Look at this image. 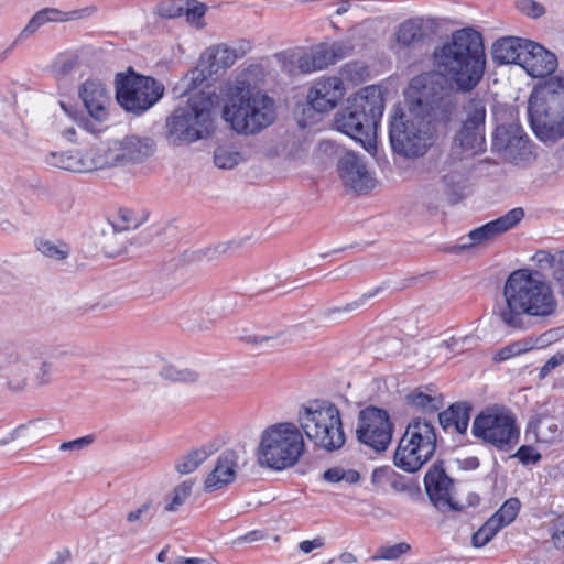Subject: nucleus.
Wrapping results in <instances>:
<instances>
[{
  "mask_svg": "<svg viewBox=\"0 0 564 564\" xmlns=\"http://www.w3.org/2000/svg\"><path fill=\"white\" fill-rule=\"evenodd\" d=\"M262 76L260 65H250L240 72L228 88L223 118L240 134H256L271 126L276 118L273 98L257 85Z\"/></svg>",
  "mask_w": 564,
  "mask_h": 564,
  "instance_id": "f03ea898",
  "label": "nucleus"
},
{
  "mask_svg": "<svg viewBox=\"0 0 564 564\" xmlns=\"http://www.w3.org/2000/svg\"><path fill=\"white\" fill-rule=\"evenodd\" d=\"M85 173L110 166L122 165L119 148L98 147L84 154Z\"/></svg>",
  "mask_w": 564,
  "mask_h": 564,
  "instance_id": "c85d7f7f",
  "label": "nucleus"
},
{
  "mask_svg": "<svg viewBox=\"0 0 564 564\" xmlns=\"http://www.w3.org/2000/svg\"><path fill=\"white\" fill-rule=\"evenodd\" d=\"M383 110L381 90L373 85L367 86L348 98L347 106L337 112L335 124L338 131L365 144L376 135Z\"/></svg>",
  "mask_w": 564,
  "mask_h": 564,
  "instance_id": "423d86ee",
  "label": "nucleus"
},
{
  "mask_svg": "<svg viewBox=\"0 0 564 564\" xmlns=\"http://www.w3.org/2000/svg\"><path fill=\"white\" fill-rule=\"evenodd\" d=\"M37 250L48 257L54 258L56 260H62L67 257V251L58 248L56 245L48 240H40L37 242Z\"/></svg>",
  "mask_w": 564,
  "mask_h": 564,
  "instance_id": "4d7b16f0",
  "label": "nucleus"
},
{
  "mask_svg": "<svg viewBox=\"0 0 564 564\" xmlns=\"http://www.w3.org/2000/svg\"><path fill=\"white\" fill-rule=\"evenodd\" d=\"M152 508L153 501L151 499H148L141 506L127 513L126 521L130 525V533L138 532L141 528H143L147 523H149L152 520L153 514H150Z\"/></svg>",
  "mask_w": 564,
  "mask_h": 564,
  "instance_id": "e433bc0d",
  "label": "nucleus"
},
{
  "mask_svg": "<svg viewBox=\"0 0 564 564\" xmlns=\"http://www.w3.org/2000/svg\"><path fill=\"white\" fill-rule=\"evenodd\" d=\"M433 457H425L424 452L411 446L410 442L401 438L394 452V465L405 473H415L420 470Z\"/></svg>",
  "mask_w": 564,
  "mask_h": 564,
  "instance_id": "bb28decb",
  "label": "nucleus"
},
{
  "mask_svg": "<svg viewBox=\"0 0 564 564\" xmlns=\"http://www.w3.org/2000/svg\"><path fill=\"white\" fill-rule=\"evenodd\" d=\"M471 405L468 402H455L438 413V423L444 431L454 427L458 434L467 432Z\"/></svg>",
  "mask_w": 564,
  "mask_h": 564,
  "instance_id": "cd10ccee",
  "label": "nucleus"
},
{
  "mask_svg": "<svg viewBox=\"0 0 564 564\" xmlns=\"http://www.w3.org/2000/svg\"><path fill=\"white\" fill-rule=\"evenodd\" d=\"M84 154L78 151L51 152L45 162L53 167L74 173H85Z\"/></svg>",
  "mask_w": 564,
  "mask_h": 564,
  "instance_id": "2f4dec72",
  "label": "nucleus"
},
{
  "mask_svg": "<svg viewBox=\"0 0 564 564\" xmlns=\"http://www.w3.org/2000/svg\"><path fill=\"white\" fill-rule=\"evenodd\" d=\"M369 75L368 67L360 62H350L345 64L340 69L341 80H348L354 85L364 83Z\"/></svg>",
  "mask_w": 564,
  "mask_h": 564,
  "instance_id": "79ce46f5",
  "label": "nucleus"
},
{
  "mask_svg": "<svg viewBox=\"0 0 564 564\" xmlns=\"http://www.w3.org/2000/svg\"><path fill=\"white\" fill-rule=\"evenodd\" d=\"M192 486V481H183L181 485L176 486L171 494V500L167 501L164 507L165 511H176L191 496Z\"/></svg>",
  "mask_w": 564,
  "mask_h": 564,
  "instance_id": "a18cd8bd",
  "label": "nucleus"
},
{
  "mask_svg": "<svg viewBox=\"0 0 564 564\" xmlns=\"http://www.w3.org/2000/svg\"><path fill=\"white\" fill-rule=\"evenodd\" d=\"M122 164L137 163L151 156L155 151V142L149 137L128 135L119 147Z\"/></svg>",
  "mask_w": 564,
  "mask_h": 564,
  "instance_id": "a878e982",
  "label": "nucleus"
},
{
  "mask_svg": "<svg viewBox=\"0 0 564 564\" xmlns=\"http://www.w3.org/2000/svg\"><path fill=\"white\" fill-rule=\"evenodd\" d=\"M337 170L344 185L356 193H367L376 185L365 160L354 152H347L338 160Z\"/></svg>",
  "mask_w": 564,
  "mask_h": 564,
  "instance_id": "a211bd4d",
  "label": "nucleus"
},
{
  "mask_svg": "<svg viewBox=\"0 0 564 564\" xmlns=\"http://www.w3.org/2000/svg\"><path fill=\"white\" fill-rule=\"evenodd\" d=\"M251 43L247 40H239L234 46H229L236 61L245 57L251 50Z\"/></svg>",
  "mask_w": 564,
  "mask_h": 564,
  "instance_id": "774afa93",
  "label": "nucleus"
},
{
  "mask_svg": "<svg viewBox=\"0 0 564 564\" xmlns=\"http://www.w3.org/2000/svg\"><path fill=\"white\" fill-rule=\"evenodd\" d=\"M528 45L521 67L533 78L552 75L558 66L556 55L536 42Z\"/></svg>",
  "mask_w": 564,
  "mask_h": 564,
  "instance_id": "412c9836",
  "label": "nucleus"
},
{
  "mask_svg": "<svg viewBox=\"0 0 564 564\" xmlns=\"http://www.w3.org/2000/svg\"><path fill=\"white\" fill-rule=\"evenodd\" d=\"M68 355L66 350L50 349L41 343H29L20 348L19 360L29 367L30 378L36 388L51 384L57 375L54 359Z\"/></svg>",
  "mask_w": 564,
  "mask_h": 564,
  "instance_id": "2eb2a0df",
  "label": "nucleus"
},
{
  "mask_svg": "<svg viewBox=\"0 0 564 564\" xmlns=\"http://www.w3.org/2000/svg\"><path fill=\"white\" fill-rule=\"evenodd\" d=\"M426 34L423 20L415 18L402 22L395 32L397 43L402 47H412L424 41Z\"/></svg>",
  "mask_w": 564,
  "mask_h": 564,
  "instance_id": "7c9ffc66",
  "label": "nucleus"
},
{
  "mask_svg": "<svg viewBox=\"0 0 564 564\" xmlns=\"http://www.w3.org/2000/svg\"><path fill=\"white\" fill-rule=\"evenodd\" d=\"M184 0H162L155 7V13L163 19H175L184 14Z\"/></svg>",
  "mask_w": 564,
  "mask_h": 564,
  "instance_id": "49530a36",
  "label": "nucleus"
},
{
  "mask_svg": "<svg viewBox=\"0 0 564 564\" xmlns=\"http://www.w3.org/2000/svg\"><path fill=\"white\" fill-rule=\"evenodd\" d=\"M79 96L90 117L97 121H104L107 118L106 106L109 102L105 85L97 79H87L79 88Z\"/></svg>",
  "mask_w": 564,
  "mask_h": 564,
  "instance_id": "b1692460",
  "label": "nucleus"
},
{
  "mask_svg": "<svg viewBox=\"0 0 564 564\" xmlns=\"http://www.w3.org/2000/svg\"><path fill=\"white\" fill-rule=\"evenodd\" d=\"M334 64L349 56L354 46L348 41H337L328 44Z\"/></svg>",
  "mask_w": 564,
  "mask_h": 564,
  "instance_id": "5fc2aeb1",
  "label": "nucleus"
},
{
  "mask_svg": "<svg viewBox=\"0 0 564 564\" xmlns=\"http://www.w3.org/2000/svg\"><path fill=\"white\" fill-rule=\"evenodd\" d=\"M434 65L462 93L471 91L481 80L486 55L481 34L473 29H460L434 50Z\"/></svg>",
  "mask_w": 564,
  "mask_h": 564,
  "instance_id": "7ed1b4c3",
  "label": "nucleus"
},
{
  "mask_svg": "<svg viewBox=\"0 0 564 564\" xmlns=\"http://www.w3.org/2000/svg\"><path fill=\"white\" fill-rule=\"evenodd\" d=\"M511 457L518 458L523 465L538 464L542 459V455L531 445L520 446Z\"/></svg>",
  "mask_w": 564,
  "mask_h": 564,
  "instance_id": "864d4df0",
  "label": "nucleus"
},
{
  "mask_svg": "<svg viewBox=\"0 0 564 564\" xmlns=\"http://www.w3.org/2000/svg\"><path fill=\"white\" fill-rule=\"evenodd\" d=\"M552 540L556 547H564V518H560L553 525Z\"/></svg>",
  "mask_w": 564,
  "mask_h": 564,
  "instance_id": "338daca9",
  "label": "nucleus"
},
{
  "mask_svg": "<svg viewBox=\"0 0 564 564\" xmlns=\"http://www.w3.org/2000/svg\"><path fill=\"white\" fill-rule=\"evenodd\" d=\"M473 435L500 451H508L519 440V429L511 412L488 408L476 415L471 425Z\"/></svg>",
  "mask_w": 564,
  "mask_h": 564,
  "instance_id": "f8f14e48",
  "label": "nucleus"
},
{
  "mask_svg": "<svg viewBox=\"0 0 564 564\" xmlns=\"http://www.w3.org/2000/svg\"><path fill=\"white\" fill-rule=\"evenodd\" d=\"M209 63L218 74L220 69L225 70L236 63L235 55L228 45H218L215 48H209L204 54Z\"/></svg>",
  "mask_w": 564,
  "mask_h": 564,
  "instance_id": "c9c22d12",
  "label": "nucleus"
},
{
  "mask_svg": "<svg viewBox=\"0 0 564 564\" xmlns=\"http://www.w3.org/2000/svg\"><path fill=\"white\" fill-rule=\"evenodd\" d=\"M410 544L400 542L394 545H382L378 549L377 554L372 556V560H398L401 555L410 551Z\"/></svg>",
  "mask_w": 564,
  "mask_h": 564,
  "instance_id": "de8ad7c7",
  "label": "nucleus"
},
{
  "mask_svg": "<svg viewBox=\"0 0 564 564\" xmlns=\"http://www.w3.org/2000/svg\"><path fill=\"white\" fill-rule=\"evenodd\" d=\"M491 149L506 160L518 164L532 158V143L521 124L511 119L498 123L492 133Z\"/></svg>",
  "mask_w": 564,
  "mask_h": 564,
  "instance_id": "dca6fc26",
  "label": "nucleus"
},
{
  "mask_svg": "<svg viewBox=\"0 0 564 564\" xmlns=\"http://www.w3.org/2000/svg\"><path fill=\"white\" fill-rule=\"evenodd\" d=\"M305 452L301 430L292 422L268 426L261 434L258 462L261 466L282 470L294 466Z\"/></svg>",
  "mask_w": 564,
  "mask_h": 564,
  "instance_id": "6e6552de",
  "label": "nucleus"
},
{
  "mask_svg": "<svg viewBox=\"0 0 564 564\" xmlns=\"http://www.w3.org/2000/svg\"><path fill=\"white\" fill-rule=\"evenodd\" d=\"M524 217V210L521 207H516L511 210H509L503 216H500L499 218L491 220L474 230H471L468 234L469 239L471 242L469 245L463 243L459 246H455L451 249L452 252H459L463 251L474 245L481 243L488 240L494 239L496 236L501 235L509 229L517 226Z\"/></svg>",
  "mask_w": 564,
  "mask_h": 564,
  "instance_id": "6ab92c4d",
  "label": "nucleus"
},
{
  "mask_svg": "<svg viewBox=\"0 0 564 564\" xmlns=\"http://www.w3.org/2000/svg\"><path fill=\"white\" fill-rule=\"evenodd\" d=\"M528 119L535 137L545 144H553L564 137V74L532 90Z\"/></svg>",
  "mask_w": 564,
  "mask_h": 564,
  "instance_id": "39448f33",
  "label": "nucleus"
},
{
  "mask_svg": "<svg viewBox=\"0 0 564 564\" xmlns=\"http://www.w3.org/2000/svg\"><path fill=\"white\" fill-rule=\"evenodd\" d=\"M535 437L538 442L552 444L561 440V431L552 420L541 419L535 425Z\"/></svg>",
  "mask_w": 564,
  "mask_h": 564,
  "instance_id": "58836bf2",
  "label": "nucleus"
},
{
  "mask_svg": "<svg viewBox=\"0 0 564 564\" xmlns=\"http://www.w3.org/2000/svg\"><path fill=\"white\" fill-rule=\"evenodd\" d=\"M297 421L307 438L327 452L341 448L345 444L339 409L328 401H314L299 411Z\"/></svg>",
  "mask_w": 564,
  "mask_h": 564,
  "instance_id": "1a4fd4ad",
  "label": "nucleus"
},
{
  "mask_svg": "<svg viewBox=\"0 0 564 564\" xmlns=\"http://www.w3.org/2000/svg\"><path fill=\"white\" fill-rule=\"evenodd\" d=\"M243 160L240 152L218 147L214 152V163L217 167L223 170H230L238 165Z\"/></svg>",
  "mask_w": 564,
  "mask_h": 564,
  "instance_id": "ea45409f",
  "label": "nucleus"
},
{
  "mask_svg": "<svg viewBox=\"0 0 564 564\" xmlns=\"http://www.w3.org/2000/svg\"><path fill=\"white\" fill-rule=\"evenodd\" d=\"M406 93L408 105L424 118L431 117L438 124L448 128L457 118L460 102L453 91L452 83L442 74L424 73L412 79Z\"/></svg>",
  "mask_w": 564,
  "mask_h": 564,
  "instance_id": "20e7f679",
  "label": "nucleus"
},
{
  "mask_svg": "<svg viewBox=\"0 0 564 564\" xmlns=\"http://www.w3.org/2000/svg\"><path fill=\"white\" fill-rule=\"evenodd\" d=\"M560 259V251L555 254L546 250H538L533 256V261L541 269L556 270L557 261Z\"/></svg>",
  "mask_w": 564,
  "mask_h": 564,
  "instance_id": "3c124183",
  "label": "nucleus"
},
{
  "mask_svg": "<svg viewBox=\"0 0 564 564\" xmlns=\"http://www.w3.org/2000/svg\"><path fill=\"white\" fill-rule=\"evenodd\" d=\"M517 8L530 18H540L545 13L544 7L534 0H520Z\"/></svg>",
  "mask_w": 564,
  "mask_h": 564,
  "instance_id": "6e6d98bb",
  "label": "nucleus"
},
{
  "mask_svg": "<svg viewBox=\"0 0 564 564\" xmlns=\"http://www.w3.org/2000/svg\"><path fill=\"white\" fill-rule=\"evenodd\" d=\"M404 400L408 405L422 411L424 414H434L443 406V398L441 394L431 395L426 393L422 387L409 392Z\"/></svg>",
  "mask_w": 564,
  "mask_h": 564,
  "instance_id": "473e14b6",
  "label": "nucleus"
},
{
  "mask_svg": "<svg viewBox=\"0 0 564 564\" xmlns=\"http://www.w3.org/2000/svg\"><path fill=\"white\" fill-rule=\"evenodd\" d=\"M97 11L98 8L96 6H87L80 9L67 11L65 12V22L91 18L97 13Z\"/></svg>",
  "mask_w": 564,
  "mask_h": 564,
  "instance_id": "e2e57ef3",
  "label": "nucleus"
},
{
  "mask_svg": "<svg viewBox=\"0 0 564 564\" xmlns=\"http://www.w3.org/2000/svg\"><path fill=\"white\" fill-rule=\"evenodd\" d=\"M79 63V56L73 52H64L56 56L53 62V72L58 76H65L72 73Z\"/></svg>",
  "mask_w": 564,
  "mask_h": 564,
  "instance_id": "c03bdc74",
  "label": "nucleus"
},
{
  "mask_svg": "<svg viewBox=\"0 0 564 564\" xmlns=\"http://www.w3.org/2000/svg\"><path fill=\"white\" fill-rule=\"evenodd\" d=\"M557 310L552 286L540 271L519 269L509 274L503 285V302L494 313L509 328L523 329L524 316L545 318Z\"/></svg>",
  "mask_w": 564,
  "mask_h": 564,
  "instance_id": "f257e3e1",
  "label": "nucleus"
},
{
  "mask_svg": "<svg viewBox=\"0 0 564 564\" xmlns=\"http://www.w3.org/2000/svg\"><path fill=\"white\" fill-rule=\"evenodd\" d=\"M341 78L326 77L315 83L307 94V102L317 112H327L334 109L345 95Z\"/></svg>",
  "mask_w": 564,
  "mask_h": 564,
  "instance_id": "aec40b11",
  "label": "nucleus"
},
{
  "mask_svg": "<svg viewBox=\"0 0 564 564\" xmlns=\"http://www.w3.org/2000/svg\"><path fill=\"white\" fill-rule=\"evenodd\" d=\"M564 364V352H557L553 355L541 368L539 371V378L544 379L546 378L551 371H553L555 368Z\"/></svg>",
  "mask_w": 564,
  "mask_h": 564,
  "instance_id": "0e129e2a",
  "label": "nucleus"
},
{
  "mask_svg": "<svg viewBox=\"0 0 564 564\" xmlns=\"http://www.w3.org/2000/svg\"><path fill=\"white\" fill-rule=\"evenodd\" d=\"M237 452L234 449L224 451L218 456L214 469L205 479V490L212 492L234 482L237 475Z\"/></svg>",
  "mask_w": 564,
  "mask_h": 564,
  "instance_id": "5701e85b",
  "label": "nucleus"
},
{
  "mask_svg": "<svg viewBox=\"0 0 564 564\" xmlns=\"http://www.w3.org/2000/svg\"><path fill=\"white\" fill-rule=\"evenodd\" d=\"M184 14L186 15L187 22L196 26H203L202 20L206 14L207 7L197 0H186Z\"/></svg>",
  "mask_w": 564,
  "mask_h": 564,
  "instance_id": "09e8293b",
  "label": "nucleus"
},
{
  "mask_svg": "<svg viewBox=\"0 0 564 564\" xmlns=\"http://www.w3.org/2000/svg\"><path fill=\"white\" fill-rule=\"evenodd\" d=\"M160 376L165 380L184 383H192L198 379V373L195 371L191 369H178L173 365L163 367L160 371Z\"/></svg>",
  "mask_w": 564,
  "mask_h": 564,
  "instance_id": "37998d69",
  "label": "nucleus"
},
{
  "mask_svg": "<svg viewBox=\"0 0 564 564\" xmlns=\"http://www.w3.org/2000/svg\"><path fill=\"white\" fill-rule=\"evenodd\" d=\"M410 442L411 446L420 448L424 452L425 457H433L436 452V432L433 423L426 419L414 417L412 419L405 429L403 436L401 437Z\"/></svg>",
  "mask_w": 564,
  "mask_h": 564,
  "instance_id": "4be33fe9",
  "label": "nucleus"
},
{
  "mask_svg": "<svg viewBox=\"0 0 564 564\" xmlns=\"http://www.w3.org/2000/svg\"><path fill=\"white\" fill-rule=\"evenodd\" d=\"M48 23L43 10H39L28 22L25 28L21 31L17 42L21 39H25L34 34L41 26Z\"/></svg>",
  "mask_w": 564,
  "mask_h": 564,
  "instance_id": "603ef678",
  "label": "nucleus"
},
{
  "mask_svg": "<svg viewBox=\"0 0 564 564\" xmlns=\"http://www.w3.org/2000/svg\"><path fill=\"white\" fill-rule=\"evenodd\" d=\"M521 502L518 498H510L492 514V517L502 525H509L517 518Z\"/></svg>",
  "mask_w": 564,
  "mask_h": 564,
  "instance_id": "a19ab883",
  "label": "nucleus"
},
{
  "mask_svg": "<svg viewBox=\"0 0 564 564\" xmlns=\"http://www.w3.org/2000/svg\"><path fill=\"white\" fill-rule=\"evenodd\" d=\"M442 185L451 205L459 203L464 197V180L458 173H449L442 177Z\"/></svg>",
  "mask_w": 564,
  "mask_h": 564,
  "instance_id": "4c0bfd02",
  "label": "nucleus"
},
{
  "mask_svg": "<svg viewBox=\"0 0 564 564\" xmlns=\"http://www.w3.org/2000/svg\"><path fill=\"white\" fill-rule=\"evenodd\" d=\"M394 425L387 410L369 405L358 413L356 437L377 453L391 443Z\"/></svg>",
  "mask_w": 564,
  "mask_h": 564,
  "instance_id": "4468645a",
  "label": "nucleus"
},
{
  "mask_svg": "<svg viewBox=\"0 0 564 564\" xmlns=\"http://www.w3.org/2000/svg\"><path fill=\"white\" fill-rule=\"evenodd\" d=\"M116 99L128 112L142 115L152 108L164 95V85L151 76L137 73L129 67L115 77Z\"/></svg>",
  "mask_w": 564,
  "mask_h": 564,
  "instance_id": "9b49d317",
  "label": "nucleus"
},
{
  "mask_svg": "<svg viewBox=\"0 0 564 564\" xmlns=\"http://www.w3.org/2000/svg\"><path fill=\"white\" fill-rule=\"evenodd\" d=\"M553 282L562 297H564V250L560 251L556 270L552 271Z\"/></svg>",
  "mask_w": 564,
  "mask_h": 564,
  "instance_id": "052dcab7",
  "label": "nucleus"
},
{
  "mask_svg": "<svg viewBox=\"0 0 564 564\" xmlns=\"http://www.w3.org/2000/svg\"><path fill=\"white\" fill-rule=\"evenodd\" d=\"M14 370L19 371V367L11 369L10 376L8 378V386L11 390L19 391L25 388L28 377L25 375L17 376Z\"/></svg>",
  "mask_w": 564,
  "mask_h": 564,
  "instance_id": "69168bd1",
  "label": "nucleus"
},
{
  "mask_svg": "<svg viewBox=\"0 0 564 564\" xmlns=\"http://www.w3.org/2000/svg\"><path fill=\"white\" fill-rule=\"evenodd\" d=\"M389 139L392 151L403 158L423 156L433 143L431 122L409 105V112L397 109L390 119Z\"/></svg>",
  "mask_w": 564,
  "mask_h": 564,
  "instance_id": "9d476101",
  "label": "nucleus"
},
{
  "mask_svg": "<svg viewBox=\"0 0 564 564\" xmlns=\"http://www.w3.org/2000/svg\"><path fill=\"white\" fill-rule=\"evenodd\" d=\"M333 64L334 59L327 43H321L311 53H305L297 58V67L303 74L322 70Z\"/></svg>",
  "mask_w": 564,
  "mask_h": 564,
  "instance_id": "c756f323",
  "label": "nucleus"
},
{
  "mask_svg": "<svg viewBox=\"0 0 564 564\" xmlns=\"http://www.w3.org/2000/svg\"><path fill=\"white\" fill-rule=\"evenodd\" d=\"M524 350L525 349L522 348V345L520 343H513L497 351L494 356V360L497 362L506 361L511 357L520 355Z\"/></svg>",
  "mask_w": 564,
  "mask_h": 564,
  "instance_id": "bf43d9fd",
  "label": "nucleus"
},
{
  "mask_svg": "<svg viewBox=\"0 0 564 564\" xmlns=\"http://www.w3.org/2000/svg\"><path fill=\"white\" fill-rule=\"evenodd\" d=\"M426 495L442 512L459 511L462 506L453 499L454 480L446 474L444 462L436 460L424 476Z\"/></svg>",
  "mask_w": 564,
  "mask_h": 564,
  "instance_id": "f3484780",
  "label": "nucleus"
},
{
  "mask_svg": "<svg viewBox=\"0 0 564 564\" xmlns=\"http://www.w3.org/2000/svg\"><path fill=\"white\" fill-rule=\"evenodd\" d=\"M460 126L456 130L453 143L462 152L477 155L486 151V100L479 95L469 97L462 105Z\"/></svg>",
  "mask_w": 564,
  "mask_h": 564,
  "instance_id": "ddd939ff",
  "label": "nucleus"
},
{
  "mask_svg": "<svg viewBox=\"0 0 564 564\" xmlns=\"http://www.w3.org/2000/svg\"><path fill=\"white\" fill-rule=\"evenodd\" d=\"M213 75H217V73L206 56L203 54L197 66L191 70L184 79L187 90L194 89L202 85L204 82L212 78Z\"/></svg>",
  "mask_w": 564,
  "mask_h": 564,
  "instance_id": "f704fd0d",
  "label": "nucleus"
},
{
  "mask_svg": "<svg viewBox=\"0 0 564 564\" xmlns=\"http://www.w3.org/2000/svg\"><path fill=\"white\" fill-rule=\"evenodd\" d=\"M111 226L115 232H121L130 228H137L139 223L134 217V213L130 209L121 208L118 212L117 219L111 221Z\"/></svg>",
  "mask_w": 564,
  "mask_h": 564,
  "instance_id": "8fccbe9b",
  "label": "nucleus"
},
{
  "mask_svg": "<svg viewBox=\"0 0 564 564\" xmlns=\"http://www.w3.org/2000/svg\"><path fill=\"white\" fill-rule=\"evenodd\" d=\"M215 451L216 448L210 444L192 449L175 463L176 471L181 475L195 471Z\"/></svg>",
  "mask_w": 564,
  "mask_h": 564,
  "instance_id": "72a5a7b5",
  "label": "nucleus"
},
{
  "mask_svg": "<svg viewBox=\"0 0 564 564\" xmlns=\"http://www.w3.org/2000/svg\"><path fill=\"white\" fill-rule=\"evenodd\" d=\"M217 100V95L210 93L202 91L191 96L185 106L176 108L167 118L169 135L185 142L209 135L214 131Z\"/></svg>",
  "mask_w": 564,
  "mask_h": 564,
  "instance_id": "0eeeda50",
  "label": "nucleus"
},
{
  "mask_svg": "<svg viewBox=\"0 0 564 564\" xmlns=\"http://www.w3.org/2000/svg\"><path fill=\"white\" fill-rule=\"evenodd\" d=\"M95 441L94 435H86L73 441L64 442L61 444L59 449L63 452L66 451H82L85 447H88Z\"/></svg>",
  "mask_w": 564,
  "mask_h": 564,
  "instance_id": "680f3d73",
  "label": "nucleus"
},
{
  "mask_svg": "<svg viewBox=\"0 0 564 564\" xmlns=\"http://www.w3.org/2000/svg\"><path fill=\"white\" fill-rule=\"evenodd\" d=\"M529 43H533V41L517 36L501 37L492 45V59L499 65L518 64L521 66L525 52L530 47Z\"/></svg>",
  "mask_w": 564,
  "mask_h": 564,
  "instance_id": "393cba45",
  "label": "nucleus"
},
{
  "mask_svg": "<svg viewBox=\"0 0 564 564\" xmlns=\"http://www.w3.org/2000/svg\"><path fill=\"white\" fill-rule=\"evenodd\" d=\"M379 291H380V288H377L371 292L365 293L358 300L346 304L344 307H336V308L329 310L328 314L339 313V312H351L354 310H357L360 306H362L369 299L373 297Z\"/></svg>",
  "mask_w": 564,
  "mask_h": 564,
  "instance_id": "13d9d810",
  "label": "nucleus"
}]
</instances>
